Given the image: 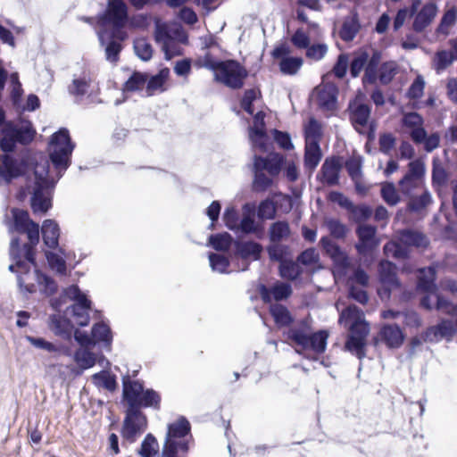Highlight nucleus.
Wrapping results in <instances>:
<instances>
[{
  "instance_id": "nucleus-1",
  "label": "nucleus",
  "mask_w": 457,
  "mask_h": 457,
  "mask_svg": "<svg viewBox=\"0 0 457 457\" xmlns=\"http://www.w3.org/2000/svg\"><path fill=\"white\" fill-rule=\"evenodd\" d=\"M75 147L76 143L67 128L61 127L54 132L47 143L48 159L43 154L35 157V162L28 167L27 175L23 176L27 184L40 186L53 196L58 180L71 164Z\"/></svg>"
},
{
  "instance_id": "nucleus-2",
  "label": "nucleus",
  "mask_w": 457,
  "mask_h": 457,
  "mask_svg": "<svg viewBox=\"0 0 457 457\" xmlns=\"http://www.w3.org/2000/svg\"><path fill=\"white\" fill-rule=\"evenodd\" d=\"M270 314L278 328L288 327L283 332L288 342L318 356L326 352L329 331L326 328L314 331L310 317L303 318L290 326L295 320L292 313L287 306L278 303L270 307Z\"/></svg>"
},
{
  "instance_id": "nucleus-3",
  "label": "nucleus",
  "mask_w": 457,
  "mask_h": 457,
  "mask_svg": "<svg viewBox=\"0 0 457 457\" xmlns=\"http://www.w3.org/2000/svg\"><path fill=\"white\" fill-rule=\"evenodd\" d=\"M17 142L6 125L0 132V186L9 185L13 180L25 176L28 173V167L35 162L37 154L30 150H22L14 153Z\"/></svg>"
},
{
  "instance_id": "nucleus-4",
  "label": "nucleus",
  "mask_w": 457,
  "mask_h": 457,
  "mask_svg": "<svg viewBox=\"0 0 457 457\" xmlns=\"http://www.w3.org/2000/svg\"><path fill=\"white\" fill-rule=\"evenodd\" d=\"M338 323L349 328L343 350L357 357L360 361L367 355L370 323L365 320L363 312L357 306H349L338 318Z\"/></svg>"
},
{
  "instance_id": "nucleus-5",
  "label": "nucleus",
  "mask_w": 457,
  "mask_h": 457,
  "mask_svg": "<svg viewBox=\"0 0 457 457\" xmlns=\"http://www.w3.org/2000/svg\"><path fill=\"white\" fill-rule=\"evenodd\" d=\"M121 403L137 410H161L162 395L159 391L146 387L143 379H131L129 371L122 376Z\"/></svg>"
},
{
  "instance_id": "nucleus-6",
  "label": "nucleus",
  "mask_w": 457,
  "mask_h": 457,
  "mask_svg": "<svg viewBox=\"0 0 457 457\" xmlns=\"http://www.w3.org/2000/svg\"><path fill=\"white\" fill-rule=\"evenodd\" d=\"M191 441V424L186 416L180 415L167 425L161 457H186L190 450Z\"/></svg>"
},
{
  "instance_id": "nucleus-7",
  "label": "nucleus",
  "mask_w": 457,
  "mask_h": 457,
  "mask_svg": "<svg viewBox=\"0 0 457 457\" xmlns=\"http://www.w3.org/2000/svg\"><path fill=\"white\" fill-rule=\"evenodd\" d=\"M6 225L9 233L25 234L28 239L27 243L22 244L25 246L28 255L31 258L30 248H36L40 241L39 224L34 221L27 210L13 207L11 209V218L6 216Z\"/></svg>"
},
{
  "instance_id": "nucleus-8",
  "label": "nucleus",
  "mask_w": 457,
  "mask_h": 457,
  "mask_svg": "<svg viewBox=\"0 0 457 457\" xmlns=\"http://www.w3.org/2000/svg\"><path fill=\"white\" fill-rule=\"evenodd\" d=\"M348 111L351 124L356 132L374 141L377 126L375 121L370 120L371 104L363 99L356 98L349 102Z\"/></svg>"
},
{
  "instance_id": "nucleus-9",
  "label": "nucleus",
  "mask_w": 457,
  "mask_h": 457,
  "mask_svg": "<svg viewBox=\"0 0 457 457\" xmlns=\"http://www.w3.org/2000/svg\"><path fill=\"white\" fill-rule=\"evenodd\" d=\"M32 257L30 258L25 249L21 246V239L20 237H12L10 242L9 256L12 263L8 267V270L12 273L18 274L21 277L23 274L27 275L30 272L31 266L35 267L37 264V249L29 248Z\"/></svg>"
},
{
  "instance_id": "nucleus-10",
  "label": "nucleus",
  "mask_w": 457,
  "mask_h": 457,
  "mask_svg": "<svg viewBox=\"0 0 457 457\" xmlns=\"http://www.w3.org/2000/svg\"><path fill=\"white\" fill-rule=\"evenodd\" d=\"M220 64L214 80L232 90L241 89L249 76L248 71L236 59H224Z\"/></svg>"
},
{
  "instance_id": "nucleus-11",
  "label": "nucleus",
  "mask_w": 457,
  "mask_h": 457,
  "mask_svg": "<svg viewBox=\"0 0 457 457\" xmlns=\"http://www.w3.org/2000/svg\"><path fill=\"white\" fill-rule=\"evenodd\" d=\"M125 417L120 435L123 439L134 443L147 428L148 420L146 414L130 405H125Z\"/></svg>"
},
{
  "instance_id": "nucleus-12",
  "label": "nucleus",
  "mask_w": 457,
  "mask_h": 457,
  "mask_svg": "<svg viewBox=\"0 0 457 457\" xmlns=\"http://www.w3.org/2000/svg\"><path fill=\"white\" fill-rule=\"evenodd\" d=\"M128 7L122 0H108L105 9L99 12L97 18L103 25H110L107 30L127 32L124 27L128 22Z\"/></svg>"
},
{
  "instance_id": "nucleus-13",
  "label": "nucleus",
  "mask_w": 457,
  "mask_h": 457,
  "mask_svg": "<svg viewBox=\"0 0 457 457\" xmlns=\"http://www.w3.org/2000/svg\"><path fill=\"white\" fill-rule=\"evenodd\" d=\"M96 33L99 43L104 49L105 59L112 63H117L123 49L122 42L128 38V33L107 30L106 27L100 28Z\"/></svg>"
},
{
  "instance_id": "nucleus-14",
  "label": "nucleus",
  "mask_w": 457,
  "mask_h": 457,
  "mask_svg": "<svg viewBox=\"0 0 457 457\" xmlns=\"http://www.w3.org/2000/svg\"><path fill=\"white\" fill-rule=\"evenodd\" d=\"M291 53L290 46L285 42L277 44L270 51L271 57L278 61L279 71L283 75H295L303 64V57L294 56Z\"/></svg>"
},
{
  "instance_id": "nucleus-15",
  "label": "nucleus",
  "mask_w": 457,
  "mask_h": 457,
  "mask_svg": "<svg viewBox=\"0 0 457 457\" xmlns=\"http://www.w3.org/2000/svg\"><path fill=\"white\" fill-rule=\"evenodd\" d=\"M401 127L411 136L416 144H422L424 151L428 153V133L424 128V118L418 112H410L403 115Z\"/></svg>"
},
{
  "instance_id": "nucleus-16",
  "label": "nucleus",
  "mask_w": 457,
  "mask_h": 457,
  "mask_svg": "<svg viewBox=\"0 0 457 457\" xmlns=\"http://www.w3.org/2000/svg\"><path fill=\"white\" fill-rule=\"evenodd\" d=\"M323 253L328 255L337 273L345 275L349 267V255L347 252L328 236H323L319 242Z\"/></svg>"
},
{
  "instance_id": "nucleus-17",
  "label": "nucleus",
  "mask_w": 457,
  "mask_h": 457,
  "mask_svg": "<svg viewBox=\"0 0 457 457\" xmlns=\"http://www.w3.org/2000/svg\"><path fill=\"white\" fill-rule=\"evenodd\" d=\"M95 314L100 320L95 322L91 327L93 346H98L110 352L113 342V332L109 321L103 317L101 311L95 310Z\"/></svg>"
},
{
  "instance_id": "nucleus-18",
  "label": "nucleus",
  "mask_w": 457,
  "mask_h": 457,
  "mask_svg": "<svg viewBox=\"0 0 457 457\" xmlns=\"http://www.w3.org/2000/svg\"><path fill=\"white\" fill-rule=\"evenodd\" d=\"M420 271L421 277L415 287L413 288H403L400 293L399 299L401 302L410 303L420 293H423L420 304L422 309L428 311V266H424L420 269Z\"/></svg>"
},
{
  "instance_id": "nucleus-19",
  "label": "nucleus",
  "mask_w": 457,
  "mask_h": 457,
  "mask_svg": "<svg viewBox=\"0 0 457 457\" xmlns=\"http://www.w3.org/2000/svg\"><path fill=\"white\" fill-rule=\"evenodd\" d=\"M341 170L342 164L339 157H327L316 175V179L323 186H339Z\"/></svg>"
},
{
  "instance_id": "nucleus-20",
  "label": "nucleus",
  "mask_w": 457,
  "mask_h": 457,
  "mask_svg": "<svg viewBox=\"0 0 457 457\" xmlns=\"http://www.w3.org/2000/svg\"><path fill=\"white\" fill-rule=\"evenodd\" d=\"M27 188L31 190L29 204L35 215H46L53 208V196L44 192L42 187H34L27 184Z\"/></svg>"
},
{
  "instance_id": "nucleus-21",
  "label": "nucleus",
  "mask_w": 457,
  "mask_h": 457,
  "mask_svg": "<svg viewBox=\"0 0 457 457\" xmlns=\"http://www.w3.org/2000/svg\"><path fill=\"white\" fill-rule=\"evenodd\" d=\"M285 161L286 159L282 154L272 152L266 156L253 154L252 165L255 169L266 170L271 177H277L280 173Z\"/></svg>"
},
{
  "instance_id": "nucleus-22",
  "label": "nucleus",
  "mask_w": 457,
  "mask_h": 457,
  "mask_svg": "<svg viewBox=\"0 0 457 457\" xmlns=\"http://www.w3.org/2000/svg\"><path fill=\"white\" fill-rule=\"evenodd\" d=\"M379 335L388 349H399L403 345L406 335L398 323H385L379 328Z\"/></svg>"
},
{
  "instance_id": "nucleus-23",
  "label": "nucleus",
  "mask_w": 457,
  "mask_h": 457,
  "mask_svg": "<svg viewBox=\"0 0 457 457\" xmlns=\"http://www.w3.org/2000/svg\"><path fill=\"white\" fill-rule=\"evenodd\" d=\"M233 250L235 255L241 260L259 261L263 247L261 243L252 239L241 240L236 238L233 242Z\"/></svg>"
},
{
  "instance_id": "nucleus-24",
  "label": "nucleus",
  "mask_w": 457,
  "mask_h": 457,
  "mask_svg": "<svg viewBox=\"0 0 457 457\" xmlns=\"http://www.w3.org/2000/svg\"><path fill=\"white\" fill-rule=\"evenodd\" d=\"M48 327L56 336L70 340L72 337L75 326L65 313H54L48 317Z\"/></svg>"
},
{
  "instance_id": "nucleus-25",
  "label": "nucleus",
  "mask_w": 457,
  "mask_h": 457,
  "mask_svg": "<svg viewBox=\"0 0 457 457\" xmlns=\"http://www.w3.org/2000/svg\"><path fill=\"white\" fill-rule=\"evenodd\" d=\"M93 302L89 297L78 299L76 303L70 305L66 312H70L71 316L77 319V325L79 328H85L89 325V312L92 311Z\"/></svg>"
},
{
  "instance_id": "nucleus-26",
  "label": "nucleus",
  "mask_w": 457,
  "mask_h": 457,
  "mask_svg": "<svg viewBox=\"0 0 457 457\" xmlns=\"http://www.w3.org/2000/svg\"><path fill=\"white\" fill-rule=\"evenodd\" d=\"M397 265L390 261L386 260L381 262L378 270V279L381 286L402 287L403 284L398 277Z\"/></svg>"
},
{
  "instance_id": "nucleus-27",
  "label": "nucleus",
  "mask_w": 457,
  "mask_h": 457,
  "mask_svg": "<svg viewBox=\"0 0 457 457\" xmlns=\"http://www.w3.org/2000/svg\"><path fill=\"white\" fill-rule=\"evenodd\" d=\"M42 241L46 248L58 246L61 237L59 223L54 219H46L39 226Z\"/></svg>"
},
{
  "instance_id": "nucleus-28",
  "label": "nucleus",
  "mask_w": 457,
  "mask_h": 457,
  "mask_svg": "<svg viewBox=\"0 0 457 457\" xmlns=\"http://www.w3.org/2000/svg\"><path fill=\"white\" fill-rule=\"evenodd\" d=\"M361 28L359 13L356 10H352L343 21L338 32L339 37L345 42H351L355 38Z\"/></svg>"
},
{
  "instance_id": "nucleus-29",
  "label": "nucleus",
  "mask_w": 457,
  "mask_h": 457,
  "mask_svg": "<svg viewBox=\"0 0 457 457\" xmlns=\"http://www.w3.org/2000/svg\"><path fill=\"white\" fill-rule=\"evenodd\" d=\"M382 52L377 48H372L371 54L368 51V69L361 78L364 87L376 84L378 81V71L381 65Z\"/></svg>"
},
{
  "instance_id": "nucleus-30",
  "label": "nucleus",
  "mask_w": 457,
  "mask_h": 457,
  "mask_svg": "<svg viewBox=\"0 0 457 457\" xmlns=\"http://www.w3.org/2000/svg\"><path fill=\"white\" fill-rule=\"evenodd\" d=\"M248 137L253 149L268 153L272 147V140L267 133L266 128H248Z\"/></svg>"
},
{
  "instance_id": "nucleus-31",
  "label": "nucleus",
  "mask_w": 457,
  "mask_h": 457,
  "mask_svg": "<svg viewBox=\"0 0 457 457\" xmlns=\"http://www.w3.org/2000/svg\"><path fill=\"white\" fill-rule=\"evenodd\" d=\"M7 126L12 133L15 141L20 145H25L30 144L37 133L30 120L26 121V123L21 127L12 122H7Z\"/></svg>"
},
{
  "instance_id": "nucleus-32",
  "label": "nucleus",
  "mask_w": 457,
  "mask_h": 457,
  "mask_svg": "<svg viewBox=\"0 0 457 457\" xmlns=\"http://www.w3.org/2000/svg\"><path fill=\"white\" fill-rule=\"evenodd\" d=\"M398 239L401 243L408 245L409 247L428 246V239L427 238V236L423 232L418 231L414 228H407L399 230Z\"/></svg>"
},
{
  "instance_id": "nucleus-33",
  "label": "nucleus",
  "mask_w": 457,
  "mask_h": 457,
  "mask_svg": "<svg viewBox=\"0 0 457 457\" xmlns=\"http://www.w3.org/2000/svg\"><path fill=\"white\" fill-rule=\"evenodd\" d=\"M457 60V40L450 41V48L448 50L439 51L435 57V69L437 73L445 70L452 62Z\"/></svg>"
},
{
  "instance_id": "nucleus-34",
  "label": "nucleus",
  "mask_w": 457,
  "mask_h": 457,
  "mask_svg": "<svg viewBox=\"0 0 457 457\" xmlns=\"http://www.w3.org/2000/svg\"><path fill=\"white\" fill-rule=\"evenodd\" d=\"M37 283L41 287L40 293L47 297L53 296L58 291L57 282L47 273L42 271L37 263L34 267Z\"/></svg>"
},
{
  "instance_id": "nucleus-35",
  "label": "nucleus",
  "mask_w": 457,
  "mask_h": 457,
  "mask_svg": "<svg viewBox=\"0 0 457 457\" xmlns=\"http://www.w3.org/2000/svg\"><path fill=\"white\" fill-rule=\"evenodd\" d=\"M323 137L321 123L312 117L303 127V137L305 145H320Z\"/></svg>"
},
{
  "instance_id": "nucleus-36",
  "label": "nucleus",
  "mask_w": 457,
  "mask_h": 457,
  "mask_svg": "<svg viewBox=\"0 0 457 457\" xmlns=\"http://www.w3.org/2000/svg\"><path fill=\"white\" fill-rule=\"evenodd\" d=\"M368 62V49L365 47L357 49L349 62L351 77L353 79L358 78L362 71L366 73L369 67Z\"/></svg>"
},
{
  "instance_id": "nucleus-37",
  "label": "nucleus",
  "mask_w": 457,
  "mask_h": 457,
  "mask_svg": "<svg viewBox=\"0 0 457 457\" xmlns=\"http://www.w3.org/2000/svg\"><path fill=\"white\" fill-rule=\"evenodd\" d=\"M320 145H305L303 154L304 170L312 173L322 159Z\"/></svg>"
},
{
  "instance_id": "nucleus-38",
  "label": "nucleus",
  "mask_w": 457,
  "mask_h": 457,
  "mask_svg": "<svg viewBox=\"0 0 457 457\" xmlns=\"http://www.w3.org/2000/svg\"><path fill=\"white\" fill-rule=\"evenodd\" d=\"M252 171L253 174L251 185L252 192L256 194L265 193L273 187L274 177L264 174L262 170L255 169L253 165H252Z\"/></svg>"
},
{
  "instance_id": "nucleus-39",
  "label": "nucleus",
  "mask_w": 457,
  "mask_h": 457,
  "mask_svg": "<svg viewBox=\"0 0 457 457\" xmlns=\"http://www.w3.org/2000/svg\"><path fill=\"white\" fill-rule=\"evenodd\" d=\"M271 243L281 242L291 236L290 224L287 220H278L272 222L268 229Z\"/></svg>"
},
{
  "instance_id": "nucleus-40",
  "label": "nucleus",
  "mask_w": 457,
  "mask_h": 457,
  "mask_svg": "<svg viewBox=\"0 0 457 457\" xmlns=\"http://www.w3.org/2000/svg\"><path fill=\"white\" fill-rule=\"evenodd\" d=\"M338 89L336 86H330L322 89L317 96V104L320 109L331 111L337 107Z\"/></svg>"
},
{
  "instance_id": "nucleus-41",
  "label": "nucleus",
  "mask_w": 457,
  "mask_h": 457,
  "mask_svg": "<svg viewBox=\"0 0 457 457\" xmlns=\"http://www.w3.org/2000/svg\"><path fill=\"white\" fill-rule=\"evenodd\" d=\"M266 252L271 262L282 263L293 257L289 245L279 244L278 242L271 243L266 246Z\"/></svg>"
},
{
  "instance_id": "nucleus-42",
  "label": "nucleus",
  "mask_w": 457,
  "mask_h": 457,
  "mask_svg": "<svg viewBox=\"0 0 457 457\" xmlns=\"http://www.w3.org/2000/svg\"><path fill=\"white\" fill-rule=\"evenodd\" d=\"M232 235L227 231L210 234L206 245L215 251H226L234 242Z\"/></svg>"
},
{
  "instance_id": "nucleus-43",
  "label": "nucleus",
  "mask_w": 457,
  "mask_h": 457,
  "mask_svg": "<svg viewBox=\"0 0 457 457\" xmlns=\"http://www.w3.org/2000/svg\"><path fill=\"white\" fill-rule=\"evenodd\" d=\"M420 4V0H415L411 5L403 6L399 9L396 15L393 18V30L398 31L404 24L405 21L415 16Z\"/></svg>"
},
{
  "instance_id": "nucleus-44",
  "label": "nucleus",
  "mask_w": 457,
  "mask_h": 457,
  "mask_svg": "<svg viewBox=\"0 0 457 457\" xmlns=\"http://www.w3.org/2000/svg\"><path fill=\"white\" fill-rule=\"evenodd\" d=\"M26 339L31 345L48 353H62L70 355V349L64 345H56L42 337L26 336Z\"/></svg>"
},
{
  "instance_id": "nucleus-45",
  "label": "nucleus",
  "mask_w": 457,
  "mask_h": 457,
  "mask_svg": "<svg viewBox=\"0 0 457 457\" xmlns=\"http://www.w3.org/2000/svg\"><path fill=\"white\" fill-rule=\"evenodd\" d=\"M92 381L96 386L103 387L109 392H114L118 388L117 377L109 371L101 370L95 373L92 376Z\"/></svg>"
},
{
  "instance_id": "nucleus-46",
  "label": "nucleus",
  "mask_w": 457,
  "mask_h": 457,
  "mask_svg": "<svg viewBox=\"0 0 457 457\" xmlns=\"http://www.w3.org/2000/svg\"><path fill=\"white\" fill-rule=\"evenodd\" d=\"M140 457H159V445L156 437L148 433L137 451Z\"/></svg>"
},
{
  "instance_id": "nucleus-47",
  "label": "nucleus",
  "mask_w": 457,
  "mask_h": 457,
  "mask_svg": "<svg viewBox=\"0 0 457 457\" xmlns=\"http://www.w3.org/2000/svg\"><path fill=\"white\" fill-rule=\"evenodd\" d=\"M91 79L83 73L79 77L73 78L71 83L68 86V92L76 98H82L90 87Z\"/></svg>"
},
{
  "instance_id": "nucleus-48",
  "label": "nucleus",
  "mask_w": 457,
  "mask_h": 457,
  "mask_svg": "<svg viewBox=\"0 0 457 457\" xmlns=\"http://www.w3.org/2000/svg\"><path fill=\"white\" fill-rule=\"evenodd\" d=\"M381 244V239L376 236L371 237H363L358 239L354 247L358 253L362 256H369L378 250Z\"/></svg>"
},
{
  "instance_id": "nucleus-49",
  "label": "nucleus",
  "mask_w": 457,
  "mask_h": 457,
  "mask_svg": "<svg viewBox=\"0 0 457 457\" xmlns=\"http://www.w3.org/2000/svg\"><path fill=\"white\" fill-rule=\"evenodd\" d=\"M324 224L331 237L337 240H344L349 233L348 227L339 219L328 217L325 219Z\"/></svg>"
},
{
  "instance_id": "nucleus-50",
  "label": "nucleus",
  "mask_w": 457,
  "mask_h": 457,
  "mask_svg": "<svg viewBox=\"0 0 457 457\" xmlns=\"http://www.w3.org/2000/svg\"><path fill=\"white\" fill-rule=\"evenodd\" d=\"M11 79V92H10V101L12 103V107L18 111L19 106L21 105V101L23 100V88L22 85L19 79L18 72L14 71L10 74Z\"/></svg>"
},
{
  "instance_id": "nucleus-51",
  "label": "nucleus",
  "mask_w": 457,
  "mask_h": 457,
  "mask_svg": "<svg viewBox=\"0 0 457 457\" xmlns=\"http://www.w3.org/2000/svg\"><path fill=\"white\" fill-rule=\"evenodd\" d=\"M398 72V67L395 61L384 62L378 71V80L383 86L389 85Z\"/></svg>"
},
{
  "instance_id": "nucleus-52",
  "label": "nucleus",
  "mask_w": 457,
  "mask_h": 457,
  "mask_svg": "<svg viewBox=\"0 0 457 457\" xmlns=\"http://www.w3.org/2000/svg\"><path fill=\"white\" fill-rule=\"evenodd\" d=\"M454 333L455 326L453 322L449 320H442L437 326L430 328V335L433 334V337L436 341L441 339L450 341Z\"/></svg>"
},
{
  "instance_id": "nucleus-53",
  "label": "nucleus",
  "mask_w": 457,
  "mask_h": 457,
  "mask_svg": "<svg viewBox=\"0 0 457 457\" xmlns=\"http://www.w3.org/2000/svg\"><path fill=\"white\" fill-rule=\"evenodd\" d=\"M146 72L135 71L122 85L123 93L139 91L145 85Z\"/></svg>"
},
{
  "instance_id": "nucleus-54",
  "label": "nucleus",
  "mask_w": 457,
  "mask_h": 457,
  "mask_svg": "<svg viewBox=\"0 0 457 457\" xmlns=\"http://www.w3.org/2000/svg\"><path fill=\"white\" fill-rule=\"evenodd\" d=\"M433 186L439 195H442L447 188L449 175L444 168L439 166L436 160L433 161Z\"/></svg>"
},
{
  "instance_id": "nucleus-55",
  "label": "nucleus",
  "mask_w": 457,
  "mask_h": 457,
  "mask_svg": "<svg viewBox=\"0 0 457 457\" xmlns=\"http://www.w3.org/2000/svg\"><path fill=\"white\" fill-rule=\"evenodd\" d=\"M45 257L47 261L49 268L60 276H66L67 267L66 261L59 253L54 251H45Z\"/></svg>"
},
{
  "instance_id": "nucleus-56",
  "label": "nucleus",
  "mask_w": 457,
  "mask_h": 457,
  "mask_svg": "<svg viewBox=\"0 0 457 457\" xmlns=\"http://www.w3.org/2000/svg\"><path fill=\"white\" fill-rule=\"evenodd\" d=\"M135 54L143 62H148L153 57V46L145 37L136 38L133 41Z\"/></svg>"
},
{
  "instance_id": "nucleus-57",
  "label": "nucleus",
  "mask_w": 457,
  "mask_h": 457,
  "mask_svg": "<svg viewBox=\"0 0 457 457\" xmlns=\"http://www.w3.org/2000/svg\"><path fill=\"white\" fill-rule=\"evenodd\" d=\"M278 274L283 278H287L291 280H296L301 278L302 270L298 268L293 259L290 258L288 261L279 263Z\"/></svg>"
},
{
  "instance_id": "nucleus-58",
  "label": "nucleus",
  "mask_w": 457,
  "mask_h": 457,
  "mask_svg": "<svg viewBox=\"0 0 457 457\" xmlns=\"http://www.w3.org/2000/svg\"><path fill=\"white\" fill-rule=\"evenodd\" d=\"M208 259L212 271L221 274H228L230 272L228 270L230 262L224 255L217 253H209Z\"/></svg>"
},
{
  "instance_id": "nucleus-59",
  "label": "nucleus",
  "mask_w": 457,
  "mask_h": 457,
  "mask_svg": "<svg viewBox=\"0 0 457 457\" xmlns=\"http://www.w3.org/2000/svg\"><path fill=\"white\" fill-rule=\"evenodd\" d=\"M428 205V189L424 188L420 197L408 203L405 207V214H419Z\"/></svg>"
},
{
  "instance_id": "nucleus-60",
  "label": "nucleus",
  "mask_w": 457,
  "mask_h": 457,
  "mask_svg": "<svg viewBox=\"0 0 457 457\" xmlns=\"http://www.w3.org/2000/svg\"><path fill=\"white\" fill-rule=\"evenodd\" d=\"M258 219L261 220H273L276 217L275 204L272 199L266 197L257 204Z\"/></svg>"
},
{
  "instance_id": "nucleus-61",
  "label": "nucleus",
  "mask_w": 457,
  "mask_h": 457,
  "mask_svg": "<svg viewBox=\"0 0 457 457\" xmlns=\"http://www.w3.org/2000/svg\"><path fill=\"white\" fill-rule=\"evenodd\" d=\"M349 212L352 214L354 222H364L370 219L373 214V209L370 205L365 203L354 204L351 207Z\"/></svg>"
},
{
  "instance_id": "nucleus-62",
  "label": "nucleus",
  "mask_w": 457,
  "mask_h": 457,
  "mask_svg": "<svg viewBox=\"0 0 457 457\" xmlns=\"http://www.w3.org/2000/svg\"><path fill=\"white\" fill-rule=\"evenodd\" d=\"M270 293L272 299L286 301L293 295V287L290 283L278 281L270 287Z\"/></svg>"
},
{
  "instance_id": "nucleus-63",
  "label": "nucleus",
  "mask_w": 457,
  "mask_h": 457,
  "mask_svg": "<svg viewBox=\"0 0 457 457\" xmlns=\"http://www.w3.org/2000/svg\"><path fill=\"white\" fill-rule=\"evenodd\" d=\"M222 220L228 229L233 231L234 233L237 232L238 227L237 224H239L238 222L241 220V217L239 216L238 211L235 206L229 205L225 208Z\"/></svg>"
},
{
  "instance_id": "nucleus-64",
  "label": "nucleus",
  "mask_w": 457,
  "mask_h": 457,
  "mask_svg": "<svg viewBox=\"0 0 457 457\" xmlns=\"http://www.w3.org/2000/svg\"><path fill=\"white\" fill-rule=\"evenodd\" d=\"M413 18L411 29L416 33L422 32L428 26V2L422 5L420 12H417Z\"/></svg>"
}]
</instances>
